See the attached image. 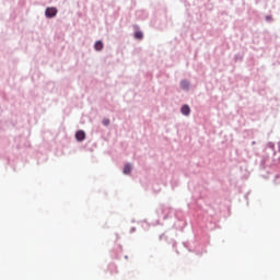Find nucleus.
I'll return each mask as SVG.
<instances>
[{"label": "nucleus", "mask_w": 280, "mask_h": 280, "mask_svg": "<svg viewBox=\"0 0 280 280\" xmlns=\"http://www.w3.org/2000/svg\"><path fill=\"white\" fill-rule=\"evenodd\" d=\"M57 14V9L56 8H48L45 11L46 18H55Z\"/></svg>", "instance_id": "obj_1"}, {"label": "nucleus", "mask_w": 280, "mask_h": 280, "mask_svg": "<svg viewBox=\"0 0 280 280\" xmlns=\"http://www.w3.org/2000/svg\"><path fill=\"white\" fill-rule=\"evenodd\" d=\"M75 139L79 141V142H82L85 140V132L83 130H79L77 131L75 133Z\"/></svg>", "instance_id": "obj_2"}, {"label": "nucleus", "mask_w": 280, "mask_h": 280, "mask_svg": "<svg viewBox=\"0 0 280 280\" xmlns=\"http://www.w3.org/2000/svg\"><path fill=\"white\" fill-rule=\"evenodd\" d=\"M182 114L188 116L189 114H191V108L188 105H183Z\"/></svg>", "instance_id": "obj_3"}, {"label": "nucleus", "mask_w": 280, "mask_h": 280, "mask_svg": "<svg viewBox=\"0 0 280 280\" xmlns=\"http://www.w3.org/2000/svg\"><path fill=\"white\" fill-rule=\"evenodd\" d=\"M94 48H95L96 51H102L103 48H104L103 42L102 40L96 42L95 45H94Z\"/></svg>", "instance_id": "obj_4"}, {"label": "nucleus", "mask_w": 280, "mask_h": 280, "mask_svg": "<svg viewBox=\"0 0 280 280\" xmlns=\"http://www.w3.org/2000/svg\"><path fill=\"white\" fill-rule=\"evenodd\" d=\"M133 37H135L136 39H138V40H141V39H143V33H141V32H136L135 35H133Z\"/></svg>", "instance_id": "obj_5"}, {"label": "nucleus", "mask_w": 280, "mask_h": 280, "mask_svg": "<svg viewBox=\"0 0 280 280\" xmlns=\"http://www.w3.org/2000/svg\"><path fill=\"white\" fill-rule=\"evenodd\" d=\"M130 172H131V166H130V164H127V165L125 166V170L122 171V173H125L126 175H129Z\"/></svg>", "instance_id": "obj_6"}, {"label": "nucleus", "mask_w": 280, "mask_h": 280, "mask_svg": "<svg viewBox=\"0 0 280 280\" xmlns=\"http://www.w3.org/2000/svg\"><path fill=\"white\" fill-rule=\"evenodd\" d=\"M188 88H189V83L187 81H183L182 82V89L183 90H188Z\"/></svg>", "instance_id": "obj_7"}, {"label": "nucleus", "mask_w": 280, "mask_h": 280, "mask_svg": "<svg viewBox=\"0 0 280 280\" xmlns=\"http://www.w3.org/2000/svg\"><path fill=\"white\" fill-rule=\"evenodd\" d=\"M102 124H103L104 126H108V125H109V119H103Z\"/></svg>", "instance_id": "obj_8"}, {"label": "nucleus", "mask_w": 280, "mask_h": 280, "mask_svg": "<svg viewBox=\"0 0 280 280\" xmlns=\"http://www.w3.org/2000/svg\"><path fill=\"white\" fill-rule=\"evenodd\" d=\"M266 20H267V21H272V16H271V15H267V16H266Z\"/></svg>", "instance_id": "obj_9"}]
</instances>
